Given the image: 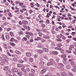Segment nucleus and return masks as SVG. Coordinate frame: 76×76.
Instances as JSON below:
<instances>
[{"mask_svg":"<svg viewBox=\"0 0 76 76\" xmlns=\"http://www.w3.org/2000/svg\"><path fill=\"white\" fill-rule=\"evenodd\" d=\"M38 34H39V37H42V35H43V34H42V33H41V32H39L38 33Z\"/></svg>","mask_w":76,"mask_h":76,"instance_id":"473e14b6","label":"nucleus"},{"mask_svg":"<svg viewBox=\"0 0 76 76\" xmlns=\"http://www.w3.org/2000/svg\"><path fill=\"white\" fill-rule=\"evenodd\" d=\"M10 34L11 36H12V37H13L14 35V34H13V33L12 32H10Z\"/></svg>","mask_w":76,"mask_h":76,"instance_id":"b1692460","label":"nucleus"},{"mask_svg":"<svg viewBox=\"0 0 76 76\" xmlns=\"http://www.w3.org/2000/svg\"><path fill=\"white\" fill-rule=\"evenodd\" d=\"M62 45L61 44H58V47H61Z\"/></svg>","mask_w":76,"mask_h":76,"instance_id":"864d4df0","label":"nucleus"},{"mask_svg":"<svg viewBox=\"0 0 76 76\" xmlns=\"http://www.w3.org/2000/svg\"><path fill=\"white\" fill-rule=\"evenodd\" d=\"M22 23H23V25H28V21L25 20H22Z\"/></svg>","mask_w":76,"mask_h":76,"instance_id":"f257e3e1","label":"nucleus"},{"mask_svg":"<svg viewBox=\"0 0 76 76\" xmlns=\"http://www.w3.org/2000/svg\"><path fill=\"white\" fill-rule=\"evenodd\" d=\"M26 56H27V57H29L32 56V54H31V53L27 52L26 53Z\"/></svg>","mask_w":76,"mask_h":76,"instance_id":"f03ea898","label":"nucleus"},{"mask_svg":"<svg viewBox=\"0 0 76 76\" xmlns=\"http://www.w3.org/2000/svg\"><path fill=\"white\" fill-rule=\"evenodd\" d=\"M12 28H13V29H17V27H16L15 26H13Z\"/></svg>","mask_w":76,"mask_h":76,"instance_id":"6e6d98bb","label":"nucleus"},{"mask_svg":"<svg viewBox=\"0 0 76 76\" xmlns=\"http://www.w3.org/2000/svg\"><path fill=\"white\" fill-rule=\"evenodd\" d=\"M49 61L52 65H53V63H54V60H53V59H50Z\"/></svg>","mask_w":76,"mask_h":76,"instance_id":"20e7f679","label":"nucleus"},{"mask_svg":"<svg viewBox=\"0 0 76 76\" xmlns=\"http://www.w3.org/2000/svg\"><path fill=\"white\" fill-rule=\"evenodd\" d=\"M46 22L47 23H50V21L49 20H47Z\"/></svg>","mask_w":76,"mask_h":76,"instance_id":"052dcab7","label":"nucleus"},{"mask_svg":"<svg viewBox=\"0 0 76 76\" xmlns=\"http://www.w3.org/2000/svg\"><path fill=\"white\" fill-rule=\"evenodd\" d=\"M22 22L21 21H19V24L20 25H22Z\"/></svg>","mask_w":76,"mask_h":76,"instance_id":"e2e57ef3","label":"nucleus"},{"mask_svg":"<svg viewBox=\"0 0 76 76\" xmlns=\"http://www.w3.org/2000/svg\"><path fill=\"white\" fill-rule=\"evenodd\" d=\"M44 38H45V39H50V37L47 36L46 35H43Z\"/></svg>","mask_w":76,"mask_h":76,"instance_id":"f8f14e48","label":"nucleus"},{"mask_svg":"<svg viewBox=\"0 0 76 76\" xmlns=\"http://www.w3.org/2000/svg\"><path fill=\"white\" fill-rule=\"evenodd\" d=\"M7 54L8 55V56H10V57H11L12 56V55H11V54H10V53L7 52Z\"/></svg>","mask_w":76,"mask_h":76,"instance_id":"09e8293b","label":"nucleus"},{"mask_svg":"<svg viewBox=\"0 0 76 76\" xmlns=\"http://www.w3.org/2000/svg\"><path fill=\"white\" fill-rule=\"evenodd\" d=\"M6 38L7 39H9V36L7 35L5 36Z\"/></svg>","mask_w":76,"mask_h":76,"instance_id":"2f4dec72","label":"nucleus"},{"mask_svg":"<svg viewBox=\"0 0 76 76\" xmlns=\"http://www.w3.org/2000/svg\"><path fill=\"white\" fill-rule=\"evenodd\" d=\"M29 61L30 62H33L34 61V59L32 57H30L29 58Z\"/></svg>","mask_w":76,"mask_h":76,"instance_id":"423d86ee","label":"nucleus"},{"mask_svg":"<svg viewBox=\"0 0 76 76\" xmlns=\"http://www.w3.org/2000/svg\"><path fill=\"white\" fill-rule=\"evenodd\" d=\"M43 50L44 52H48V50L47 48H43Z\"/></svg>","mask_w":76,"mask_h":76,"instance_id":"4468645a","label":"nucleus"},{"mask_svg":"<svg viewBox=\"0 0 76 76\" xmlns=\"http://www.w3.org/2000/svg\"><path fill=\"white\" fill-rule=\"evenodd\" d=\"M31 70L32 73H35V70L34 69H31Z\"/></svg>","mask_w":76,"mask_h":76,"instance_id":"58836bf2","label":"nucleus"},{"mask_svg":"<svg viewBox=\"0 0 76 76\" xmlns=\"http://www.w3.org/2000/svg\"><path fill=\"white\" fill-rule=\"evenodd\" d=\"M39 66H43L44 64V62L42 61L39 63Z\"/></svg>","mask_w":76,"mask_h":76,"instance_id":"39448f33","label":"nucleus"},{"mask_svg":"<svg viewBox=\"0 0 76 76\" xmlns=\"http://www.w3.org/2000/svg\"><path fill=\"white\" fill-rule=\"evenodd\" d=\"M42 32H47V30L44 28H42Z\"/></svg>","mask_w":76,"mask_h":76,"instance_id":"f3484780","label":"nucleus"},{"mask_svg":"<svg viewBox=\"0 0 76 76\" xmlns=\"http://www.w3.org/2000/svg\"><path fill=\"white\" fill-rule=\"evenodd\" d=\"M57 38H58V39H61V36L60 35H58L57 36Z\"/></svg>","mask_w":76,"mask_h":76,"instance_id":"c756f323","label":"nucleus"},{"mask_svg":"<svg viewBox=\"0 0 76 76\" xmlns=\"http://www.w3.org/2000/svg\"><path fill=\"white\" fill-rule=\"evenodd\" d=\"M51 32L53 34H56V31L53 30H51Z\"/></svg>","mask_w":76,"mask_h":76,"instance_id":"c85d7f7f","label":"nucleus"},{"mask_svg":"<svg viewBox=\"0 0 76 76\" xmlns=\"http://www.w3.org/2000/svg\"><path fill=\"white\" fill-rule=\"evenodd\" d=\"M23 31H20L19 32V34H23Z\"/></svg>","mask_w":76,"mask_h":76,"instance_id":"5fc2aeb1","label":"nucleus"},{"mask_svg":"<svg viewBox=\"0 0 76 76\" xmlns=\"http://www.w3.org/2000/svg\"><path fill=\"white\" fill-rule=\"evenodd\" d=\"M50 70L51 71H54V68H50Z\"/></svg>","mask_w":76,"mask_h":76,"instance_id":"680f3d73","label":"nucleus"},{"mask_svg":"<svg viewBox=\"0 0 76 76\" xmlns=\"http://www.w3.org/2000/svg\"><path fill=\"white\" fill-rule=\"evenodd\" d=\"M13 60L14 61H18V59L16 58H13Z\"/></svg>","mask_w":76,"mask_h":76,"instance_id":"e433bc0d","label":"nucleus"},{"mask_svg":"<svg viewBox=\"0 0 76 76\" xmlns=\"http://www.w3.org/2000/svg\"><path fill=\"white\" fill-rule=\"evenodd\" d=\"M61 57L62 58H66V57H67V56H66V54H64V55H61Z\"/></svg>","mask_w":76,"mask_h":76,"instance_id":"6ab92c4d","label":"nucleus"},{"mask_svg":"<svg viewBox=\"0 0 76 76\" xmlns=\"http://www.w3.org/2000/svg\"><path fill=\"white\" fill-rule=\"evenodd\" d=\"M66 53H72V51H69V50H66Z\"/></svg>","mask_w":76,"mask_h":76,"instance_id":"4c0bfd02","label":"nucleus"},{"mask_svg":"<svg viewBox=\"0 0 76 76\" xmlns=\"http://www.w3.org/2000/svg\"><path fill=\"white\" fill-rule=\"evenodd\" d=\"M62 76H68L67 74L65 73V72H62L61 74Z\"/></svg>","mask_w":76,"mask_h":76,"instance_id":"9b49d317","label":"nucleus"},{"mask_svg":"<svg viewBox=\"0 0 76 76\" xmlns=\"http://www.w3.org/2000/svg\"><path fill=\"white\" fill-rule=\"evenodd\" d=\"M10 44L11 45H12L13 47H15V44L13 42H11L10 43Z\"/></svg>","mask_w":76,"mask_h":76,"instance_id":"dca6fc26","label":"nucleus"},{"mask_svg":"<svg viewBox=\"0 0 76 76\" xmlns=\"http://www.w3.org/2000/svg\"><path fill=\"white\" fill-rule=\"evenodd\" d=\"M55 50H61V48H59L58 47H56L55 48Z\"/></svg>","mask_w":76,"mask_h":76,"instance_id":"79ce46f5","label":"nucleus"},{"mask_svg":"<svg viewBox=\"0 0 76 76\" xmlns=\"http://www.w3.org/2000/svg\"><path fill=\"white\" fill-rule=\"evenodd\" d=\"M17 74L19 76H22V74L20 72H18L17 73Z\"/></svg>","mask_w":76,"mask_h":76,"instance_id":"393cba45","label":"nucleus"},{"mask_svg":"<svg viewBox=\"0 0 76 76\" xmlns=\"http://www.w3.org/2000/svg\"><path fill=\"white\" fill-rule=\"evenodd\" d=\"M75 34L76 33L75 32H72V33L71 34L72 35H75Z\"/></svg>","mask_w":76,"mask_h":76,"instance_id":"c03bdc74","label":"nucleus"},{"mask_svg":"<svg viewBox=\"0 0 76 76\" xmlns=\"http://www.w3.org/2000/svg\"><path fill=\"white\" fill-rule=\"evenodd\" d=\"M38 51L39 53H43V51L41 50H39Z\"/></svg>","mask_w":76,"mask_h":76,"instance_id":"ea45409f","label":"nucleus"},{"mask_svg":"<svg viewBox=\"0 0 76 76\" xmlns=\"http://www.w3.org/2000/svg\"><path fill=\"white\" fill-rule=\"evenodd\" d=\"M26 37L27 38H28V39H29L30 38V36L29 35H26Z\"/></svg>","mask_w":76,"mask_h":76,"instance_id":"13d9d810","label":"nucleus"},{"mask_svg":"<svg viewBox=\"0 0 76 76\" xmlns=\"http://www.w3.org/2000/svg\"><path fill=\"white\" fill-rule=\"evenodd\" d=\"M7 74V75H10L11 74V71H10V70L8 69L7 70L6 72Z\"/></svg>","mask_w":76,"mask_h":76,"instance_id":"1a4fd4ad","label":"nucleus"},{"mask_svg":"<svg viewBox=\"0 0 76 76\" xmlns=\"http://www.w3.org/2000/svg\"><path fill=\"white\" fill-rule=\"evenodd\" d=\"M38 48H43L44 47V46L43 45H39L38 46Z\"/></svg>","mask_w":76,"mask_h":76,"instance_id":"4be33fe9","label":"nucleus"},{"mask_svg":"<svg viewBox=\"0 0 76 76\" xmlns=\"http://www.w3.org/2000/svg\"><path fill=\"white\" fill-rule=\"evenodd\" d=\"M8 15L9 16L11 17V18H12V13H11L9 12L8 14Z\"/></svg>","mask_w":76,"mask_h":76,"instance_id":"cd10ccee","label":"nucleus"},{"mask_svg":"<svg viewBox=\"0 0 76 76\" xmlns=\"http://www.w3.org/2000/svg\"><path fill=\"white\" fill-rule=\"evenodd\" d=\"M63 59L64 60L63 61H67V58H64Z\"/></svg>","mask_w":76,"mask_h":76,"instance_id":"69168bd1","label":"nucleus"},{"mask_svg":"<svg viewBox=\"0 0 76 76\" xmlns=\"http://www.w3.org/2000/svg\"><path fill=\"white\" fill-rule=\"evenodd\" d=\"M47 65H48V66H51V65H51V63H50V62H49L47 63Z\"/></svg>","mask_w":76,"mask_h":76,"instance_id":"de8ad7c7","label":"nucleus"},{"mask_svg":"<svg viewBox=\"0 0 76 76\" xmlns=\"http://www.w3.org/2000/svg\"><path fill=\"white\" fill-rule=\"evenodd\" d=\"M66 67L67 69H69V68H70V65H67L66 66Z\"/></svg>","mask_w":76,"mask_h":76,"instance_id":"774afa93","label":"nucleus"},{"mask_svg":"<svg viewBox=\"0 0 76 76\" xmlns=\"http://www.w3.org/2000/svg\"><path fill=\"white\" fill-rule=\"evenodd\" d=\"M18 62L19 63H23L24 62V61L22 60H20L18 61Z\"/></svg>","mask_w":76,"mask_h":76,"instance_id":"a19ab883","label":"nucleus"},{"mask_svg":"<svg viewBox=\"0 0 76 76\" xmlns=\"http://www.w3.org/2000/svg\"><path fill=\"white\" fill-rule=\"evenodd\" d=\"M46 71H47V70H46V69H42V70L41 71V73H42V74H44L45 73V72H46Z\"/></svg>","mask_w":76,"mask_h":76,"instance_id":"0eeeda50","label":"nucleus"},{"mask_svg":"<svg viewBox=\"0 0 76 76\" xmlns=\"http://www.w3.org/2000/svg\"><path fill=\"white\" fill-rule=\"evenodd\" d=\"M29 76H35V75L32 73H30L29 74Z\"/></svg>","mask_w":76,"mask_h":76,"instance_id":"a878e982","label":"nucleus"},{"mask_svg":"<svg viewBox=\"0 0 76 76\" xmlns=\"http://www.w3.org/2000/svg\"><path fill=\"white\" fill-rule=\"evenodd\" d=\"M52 54H54V55H57L58 54V52L57 51H53L52 52Z\"/></svg>","mask_w":76,"mask_h":76,"instance_id":"ddd939ff","label":"nucleus"},{"mask_svg":"<svg viewBox=\"0 0 76 76\" xmlns=\"http://www.w3.org/2000/svg\"><path fill=\"white\" fill-rule=\"evenodd\" d=\"M29 13L30 14H31L32 13H34V12L32 11V10H30L29 11Z\"/></svg>","mask_w":76,"mask_h":76,"instance_id":"a18cd8bd","label":"nucleus"},{"mask_svg":"<svg viewBox=\"0 0 76 76\" xmlns=\"http://www.w3.org/2000/svg\"><path fill=\"white\" fill-rule=\"evenodd\" d=\"M2 57L4 58L5 60H7V59H8V58H7V56L5 55H2Z\"/></svg>","mask_w":76,"mask_h":76,"instance_id":"6e6552de","label":"nucleus"},{"mask_svg":"<svg viewBox=\"0 0 76 76\" xmlns=\"http://www.w3.org/2000/svg\"><path fill=\"white\" fill-rule=\"evenodd\" d=\"M56 17V16L54 15H53V17L52 18V19H55V17Z\"/></svg>","mask_w":76,"mask_h":76,"instance_id":"bf43d9fd","label":"nucleus"},{"mask_svg":"<svg viewBox=\"0 0 76 76\" xmlns=\"http://www.w3.org/2000/svg\"><path fill=\"white\" fill-rule=\"evenodd\" d=\"M23 28H24L25 29H28V26H23Z\"/></svg>","mask_w":76,"mask_h":76,"instance_id":"37998d69","label":"nucleus"},{"mask_svg":"<svg viewBox=\"0 0 76 76\" xmlns=\"http://www.w3.org/2000/svg\"><path fill=\"white\" fill-rule=\"evenodd\" d=\"M38 18H39V19L40 20H41L42 19V16H41L40 15H38Z\"/></svg>","mask_w":76,"mask_h":76,"instance_id":"412c9836","label":"nucleus"},{"mask_svg":"<svg viewBox=\"0 0 76 76\" xmlns=\"http://www.w3.org/2000/svg\"><path fill=\"white\" fill-rule=\"evenodd\" d=\"M8 69H9L8 66H5L4 68V70H7Z\"/></svg>","mask_w":76,"mask_h":76,"instance_id":"5701e85b","label":"nucleus"},{"mask_svg":"<svg viewBox=\"0 0 76 76\" xmlns=\"http://www.w3.org/2000/svg\"><path fill=\"white\" fill-rule=\"evenodd\" d=\"M22 41H27V38L26 37H23V39H22Z\"/></svg>","mask_w":76,"mask_h":76,"instance_id":"a211bd4d","label":"nucleus"},{"mask_svg":"<svg viewBox=\"0 0 76 76\" xmlns=\"http://www.w3.org/2000/svg\"><path fill=\"white\" fill-rule=\"evenodd\" d=\"M19 18H20V19H23V16H22V15H21L20 16Z\"/></svg>","mask_w":76,"mask_h":76,"instance_id":"8fccbe9b","label":"nucleus"},{"mask_svg":"<svg viewBox=\"0 0 76 76\" xmlns=\"http://www.w3.org/2000/svg\"><path fill=\"white\" fill-rule=\"evenodd\" d=\"M70 41V40L69 39H68L66 40L67 43H69Z\"/></svg>","mask_w":76,"mask_h":76,"instance_id":"603ef678","label":"nucleus"},{"mask_svg":"<svg viewBox=\"0 0 76 76\" xmlns=\"http://www.w3.org/2000/svg\"><path fill=\"white\" fill-rule=\"evenodd\" d=\"M59 50L61 51V52L62 53V54H64V50L61 48L60 50Z\"/></svg>","mask_w":76,"mask_h":76,"instance_id":"aec40b11","label":"nucleus"},{"mask_svg":"<svg viewBox=\"0 0 76 76\" xmlns=\"http://www.w3.org/2000/svg\"><path fill=\"white\" fill-rule=\"evenodd\" d=\"M10 30H11V28H7V31H10Z\"/></svg>","mask_w":76,"mask_h":76,"instance_id":"4d7b16f0","label":"nucleus"},{"mask_svg":"<svg viewBox=\"0 0 76 76\" xmlns=\"http://www.w3.org/2000/svg\"><path fill=\"white\" fill-rule=\"evenodd\" d=\"M11 71H12L13 72H18V69L16 68H13L12 69Z\"/></svg>","mask_w":76,"mask_h":76,"instance_id":"7ed1b4c3","label":"nucleus"},{"mask_svg":"<svg viewBox=\"0 0 76 76\" xmlns=\"http://www.w3.org/2000/svg\"><path fill=\"white\" fill-rule=\"evenodd\" d=\"M72 71L73 72H76V70H75V69H72Z\"/></svg>","mask_w":76,"mask_h":76,"instance_id":"0e129e2a","label":"nucleus"},{"mask_svg":"<svg viewBox=\"0 0 76 76\" xmlns=\"http://www.w3.org/2000/svg\"><path fill=\"white\" fill-rule=\"evenodd\" d=\"M63 63L64 64H67L68 63L67 61H63Z\"/></svg>","mask_w":76,"mask_h":76,"instance_id":"7c9ffc66","label":"nucleus"},{"mask_svg":"<svg viewBox=\"0 0 76 76\" xmlns=\"http://www.w3.org/2000/svg\"><path fill=\"white\" fill-rule=\"evenodd\" d=\"M17 66L18 67H21L22 66V65L20 64H17Z\"/></svg>","mask_w":76,"mask_h":76,"instance_id":"bb28decb","label":"nucleus"},{"mask_svg":"<svg viewBox=\"0 0 76 76\" xmlns=\"http://www.w3.org/2000/svg\"><path fill=\"white\" fill-rule=\"evenodd\" d=\"M2 20H6V17H3Z\"/></svg>","mask_w":76,"mask_h":76,"instance_id":"338daca9","label":"nucleus"},{"mask_svg":"<svg viewBox=\"0 0 76 76\" xmlns=\"http://www.w3.org/2000/svg\"><path fill=\"white\" fill-rule=\"evenodd\" d=\"M70 63L72 65V66H74V65H75V63H74V62L71 61Z\"/></svg>","mask_w":76,"mask_h":76,"instance_id":"72a5a7b5","label":"nucleus"},{"mask_svg":"<svg viewBox=\"0 0 76 76\" xmlns=\"http://www.w3.org/2000/svg\"><path fill=\"white\" fill-rule=\"evenodd\" d=\"M29 35H30V36H33L34 35V34H33V33L32 32L30 33Z\"/></svg>","mask_w":76,"mask_h":76,"instance_id":"3c124183","label":"nucleus"},{"mask_svg":"<svg viewBox=\"0 0 76 76\" xmlns=\"http://www.w3.org/2000/svg\"><path fill=\"white\" fill-rule=\"evenodd\" d=\"M69 47H70V48H75V47H74V45H70Z\"/></svg>","mask_w":76,"mask_h":76,"instance_id":"c9c22d12","label":"nucleus"},{"mask_svg":"<svg viewBox=\"0 0 76 76\" xmlns=\"http://www.w3.org/2000/svg\"><path fill=\"white\" fill-rule=\"evenodd\" d=\"M15 53L16 54H21V52L17 50L15 51Z\"/></svg>","mask_w":76,"mask_h":76,"instance_id":"2eb2a0df","label":"nucleus"},{"mask_svg":"<svg viewBox=\"0 0 76 76\" xmlns=\"http://www.w3.org/2000/svg\"><path fill=\"white\" fill-rule=\"evenodd\" d=\"M15 40V39H14V38L13 37H12L11 39V41L12 42H13L14 40Z\"/></svg>","mask_w":76,"mask_h":76,"instance_id":"49530a36","label":"nucleus"},{"mask_svg":"<svg viewBox=\"0 0 76 76\" xmlns=\"http://www.w3.org/2000/svg\"><path fill=\"white\" fill-rule=\"evenodd\" d=\"M4 48H6V49L7 48V45H6V44L5 43L4 44Z\"/></svg>","mask_w":76,"mask_h":76,"instance_id":"f704fd0d","label":"nucleus"},{"mask_svg":"<svg viewBox=\"0 0 76 76\" xmlns=\"http://www.w3.org/2000/svg\"><path fill=\"white\" fill-rule=\"evenodd\" d=\"M30 71H31V70H30V69L28 68H26V69H25V71L24 70V72L26 73V72H29Z\"/></svg>","mask_w":76,"mask_h":76,"instance_id":"9d476101","label":"nucleus"}]
</instances>
